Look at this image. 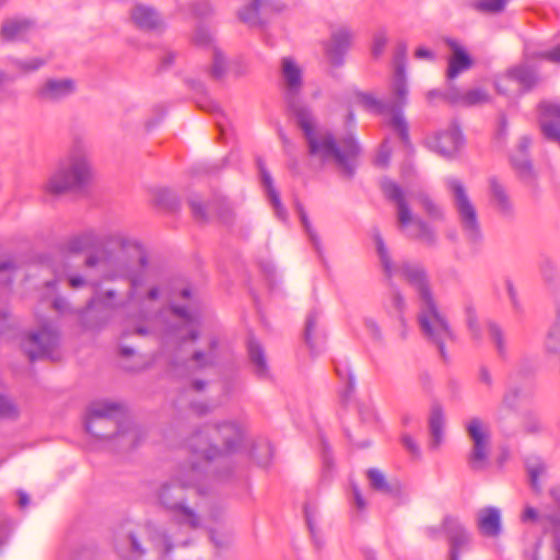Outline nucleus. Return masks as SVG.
Wrapping results in <instances>:
<instances>
[{"label": "nucleus", "instance_id": "nucleus-1", "mask_svg": "<svg viewBox=\"0 0 560 560\" xmlns=\"http://www.w3.org/2000/svg\"><path fill=\"white\" fill-rule=\"evenodd\" d=\"M279 81L287 107L303 130L312 161L332 163L343 175L351 176L360 148L352 136L337 143L329 131L315 128L313 116L302 100L305 88L303 66L293 57L281 58Z\"/></svg>", "mask_w": 560, "mask_h": 560}, {"label": "nucleus", "instance_id": "nucleus-2", "mask_svg": "<svg viewBox=\"0 0 560 560\" xmlns=\"http://www.w3.org/2000/svg\"><path fill=\"white\" fill-rule=\"evenodd\" d=\"M105 242L110 249V255L106 259L110 268L107 278L128 281L127 299L118 300L117 292L110 289L97 293L89 301L88 307H91L93 303L112 310L133 305L139 308L140 317L147 318L149 303L158 301L161 294L158 285L144 289L145 283L158 275V266L150 261L148 252L140 242L121 232L109 234Z\"/></svg>", "mask_w": 560, "mask_h": 560}, {"label": "nucleus", "instance_id": "nucleus-3", "mask_svg": "<svg viewBox=\"0 0 560 560\" xmlns=\"http://www.w3.org/2000/svg\"><path fill=\"white\" fill-rule=\"evenodd\" d=\"M381 186L385 197L396 206V221L399 232L423 246H435L439 240L436 231L412 212L408 198L416 200L431 220L441 221L444 219L442 207L423 190L407 194L390 179H383Z\"/></svg>", "mask_w": 560, "mask_h": 560}, {"label": "nucleus", "instance_id": "nucleus-4", "mask_svg": "<svg viewBox=\"0 0 560 560\" xmlns=\"http://www.w3.org/2000/svg\"><path fill=\"white\" fill-rule=\"evenodd\" d=\"M243 430L233 422H226L217 427H206L194 432L186 441L187 448L192 459L183 467H190L192 464L199 466L207 480L209 467L212 460L226 462L225 455L236 452L243 442Z\"/></svg>", "mask_w": 560, "mask_h": 560}, {"label": "nucleus", "instance_id": "nucleus-5", "mask_svg": "<svg viewBox=\"0 0 560 560\" xmlns=\"http://www.w3.org/2000/svg\"><path fill=\"white\" fill-rule=\"evenodd\" d=\"M203 482V472L199 469L198 465L192 464L190 467L180 466L176 477L163 482L158 489L156 497L159 503L179 524L186 525L190 529H197L201 526V518L195 509L187 505L185 493L188 489H194L197 494H206L208 490Z\"/></svg>", "mask_w": 560, "mask_h": 560}, {"label": "nucleus", "instance_id": "nucleus-6", "mask_svg": "<svg viewBox=\"0 0 560 560\" xmlns=\"http://www.w3.org/2000/svg\"><path fill=\"white\" fill-rule=\"evenodd\" d=\"M125 410L122 405L112 401L93 402L88 410L84 423L86 432L96 439L115 436L122 440L128 447L137 445L139 432L135 427H124Z\"/></svg>", "mask_w": 560, "mask_h": 560}, {"label": "nucleus", "instance_id": "nucleus-7", "mask_svg": "<svg viewBox=\"0 0 560 560\" xmlns=\"http://www.w3.org/2000/svg\"><path fill=\"white\" fill-rule=\"evenodd\" d=\"M373 241L382 270L388 279H392L394 276H400L413 288L418 302L434 296L428 272L422 265L410 261L395 264L378 230L374 231Z\"/></svg>", "mask_w": 560, "mask_h": 560}, {"label": "nucleus", "instance_id": "nucleus-8", "mask_svg": "<svg viewBox=\"0 0 560 560\" xmlns=\"http://www.w3.org/2000/svg\"><path fill=\"white\" fill-rule=\"evenodd\" d=\"M373 241L382 270L388 279H392L394 276H400L413 288L418 302L434 296L428 272L422 265L410 261L395 264L378 230L374 231Z\"/></svg>", "mask_w": 560, "mask_h": 560}, {"label": "nucleus", "instance_id": "nucleus-9", "mask_svg": "<svg viewBox=\"0 0 560 560\" xmlns=\"http://www.w3.org/2000/svg\"><path fill=\"white\" fill-rule=\"evenodd\" d=\"M92 178L89 158L83 152H74L67 160L60 162L56 171L46 183V192L58 196L67 191L80 190Z\"/></svg>", "mask_w": 560, "mask_h": 560}, {"label": "nucleus", "instance_id": "nucleus-10", "mask_svg": "<svg viewBox=\"0 0 560 560\" xmlns=\"http://www.w3.org/2000/svg\"><path fill=\"white\" fill-rule=\"evenodd\" d=\"M407 93L406 83L399 80L394 84V97L386 103H382L372 94L364 92L357 93L355 101L366 109L378 114H386L388 116V125L400 136L401 140L407 141L408 125L401 113V107L406 104Z\"/></svg>", "mask_w": 560, "mask_h": 560}, {"label": "nucleus", "instance_id": "nucleus-11", "mask_svg": "<svg viewBox=\"0 0 560 560\" xmlns=\"http://www.w3.org/2000/svg\"><path fill=\"white\" fill-rule=\"evenodd\" d=\"M446 188L451 194L452 206L463 233L471 242L479 241L481 238V226L478 211L467 187L462 180L451 177L446 179Z\"/></svg>", "mask_w": 560, "mask_h": 560}, {"label": "nucleus", "instance_id": "nucleus-12", "mask_svg": "<svg viewBox=\"0 0 560 560\" xmlns=\"http://www.w3.org/2000/svg\"><path fill=\"white\" fill-rule=\"evenodd\" d=\"M418 323L423 335L435 343L444 357V343L453 334L445 316L440 312L435 296L418 302Z\"/></svg>", "mask_w": 560, "mask_h": 560}, {"label": "nucleus", "instance_id": "nucleus-13", "mask_svg": "<svg viewBox=\"0 0 560 560\" xmlns=\"http://www.w3.org/2000/svg\"><path fill=\"white\" fill-rule=\"evenodd\" d=\"M465 431L471 447L467 456L470 469L485 470L489 465L491 433L488 423L479 417H472L465 423Z\"/></svg>", "mask_w": 560, "mask_h": 560}, {"label": "nucleus", "instance_id": "nucleus-14", "mask_svg": "<svg viewBox=\"0 0 560 560\" xmlns=\"http://www.w3.org/2000/svg\"><path fill=\"white\" fill-rule=\"evenodd\" d=\"M59 342V336L50 325H44L38 331L26 335L22 341V348L31 362L37 359L55 360V350Z\"/></svg>", "mask_w": 560, "mask_h": 560}, {"label": "nucleus", "instance_id": "nucleus-15", "mask_svg": "<svg viewBox=\"0 0 560 560\" xmlns=\"http://www.w3.org/2000/svg\"><path fill=\"white\" fill-rule=\"evenodd\" d=\"M538 82L534 69L527 65H518L499 77L495 81V89L499 94L515 96L532 90Z\"/></svg>", "mask_w": 560, "mask_h": 560}, {"label": "nucleus", "instance_id": "nucleus-16", "mask_svg": "<svg viewBox=\"0 0 560 560\" xmlns=\"http://www.w3.org/2000/svg\"><path fill=\"white\" fill-rule=\"evenodd\" d=\"M171 311L179 323L168 327L165 336L166 339L179 345L186 341H195L199 336V317L196 314L189 313L185 306L172 305Z\"/></svg>", "mask_w": 560, "mask_h": 560}, {"label": "nucleus", "instance_id": "nucleus-17", "mask_svg": "<svg viewBox=\"0 0 560 560\" xmlns=\"http://www.w3.org/2000/svg\"><path fill=\"white\" fill-rule=\"evenodd\" d=\"M353 32L349 26L340 25L331 30L330 36L324 44L325 56L330 65L339 67L343 63L346 54L351 48Z\"/></svg>", "mask_w": 560, "mask_h": 560}, {"label": "nucleus", "instance_id": "nucleus-18", "mask_svg": "<svg viewBox=\"0 0 560 560\" xmlns=\"http://www.w3.org/2000/svg\"><path fill=\"white\" fill-rule=\"evenodd\" d=\"M75 82L69 78L47 79L35 90V98L39 103L55 104L72 95Z\"/></svg>", "mask_w": 560, "mask_h": 560}, {"label": "nucleus", "instance_id": "nucleus-19", "mask_svg": "<svg viewBox=\"0 0 560 560\" xmlns=\"http://www.w3.org/2000/svg\"><path fill=\"white\" fill-rule=\"evenodd\" d=\"M429 148L442 156H454L464 145V138L457 125H451L445 130L428 139Z\"/></svg>", "mask_w": 560, "mask_h": 560}, {"label": "nucleus", "instance_id": "nucleus-20", "mask_svg": "<svg viewBox=\"0 0 560 560\" xmlns=\"http://www.w3.org/2000/svg\"><path fill=\"white\" fill-rule=\"evenodd\" d=\"M188 205L195 220L199 222H207L212 211H215L219 219L225 224H230L233 219V209L231 203L225 199L218 200L215 206H205L197 196H191L188 199Z\"/></svg>", "mask_w": 560, "mask_h": 560}, {"label": "nucleus", "instance_id": "nucleus-21", "mask_svg": "<svg viewBox=\"0 0 560 560\" xmlns=\"http://www.w3.org/2000/svg\"><path fill=\"white\" fill-rule=\"evenodd\" d=\"M539 124L542 133L560 143V104L541 102L539 104Z\"/></svg>", "mask_w": 560, "mask_h": 560}, {"label": "nucleus", "instance_id": "nucleus-22", "mask_svg": "<svg viewBox=\"0 0 560 560\" xmlns=\"http://www.w3.org/2000/svg\"><path fill=\"white\" fill-rule=\"evenodd\" d=\"M489 198L493 208L503 217L513 213V203L502 182L491 176L488 178Z\"/></svg>", "mask_w": 560, "mask_h": 560}, {"label": "nucleus", "instance_id": "nucleus-23", "mask_svg": "<svg viewBox=\"0 0 560 560\" xmlns=\"http://www.w3.org/2000/svg\"><path fill=\"white\" fill-rule=\"evenodd\" d=\"M147 529L153 548L158 551V553L161 557L167 556L174 547H185L189 544V538H174L172 535H170L166 530L162 528L149 525Z\"/></svg>", "mask_w": 560, "mask_h": 560}, {"label": "nucleus", "instance_id": "nucleus-24", "mask_svg": "<svg viewBox=\"0 0 560 560\" xmlns=\"http://www.w3.org/2000/svg\"><path fill=\"white\" fill-rule=\"evenodd\" d=\"M477 526L482 536L498 537L501 533V513L493 506L483 508L477 513Z\"/></svg>", "mask_w": 560, "mask_h": 560}, {"label": "nucleus", "instance_id": "nucleus-25", "mask_svg": "<svg viewBox=\"0 0 560 560\" xmlns=\"http://www.w3.org/2000/svg\"><path fill=\"white\" fill-rule=\"evenodd\" d=\"M273 450L265 438L252 439L247 445V464L250 462L258 467H267L272 459Z\"/></svg>", "mask_w": 560, "mask_h": 560}, {"label": "nucleus", "instance_id": "nucleus-26", "mask_svg": "<svg viewBox=\"0 0 560 560\" xmlns=\"http://www.w3.org/2000/svg\"><path fill=\"white\" fill-rule=\"evenodd\" d=\"M131 19L137 27L144 31H161L163 28V21L159 13L147 5L137 4L131 10Z\"/></svg>", "mask_w": 560, "mask_h": 560}, {"label": "nucleus", "instance_id": "nucleus-27", "mask_svg": "<svg viewBox=\"0 0 560 560\" xmlns=\"http://www.w3.org/2000/svg\"><path fill=\"white\" fill-rule=\"evenodd\" d=\"M287 7L283 0H247V24H259V15L281 12Z\"/></svg>", "mask_w": 560, "mask_h": 560}, {"label": "nucleus", "instance_id": "nucleus-28", "mask_svg": "<svg viewBox=\"0 0 560 560\" xmlns=\"http://www.w3.org/2000/svg\"><path fill=\"white\" fill-rule=\"evenodd\" d=\"M257 167H258V172H259V178H260L261 186H262L270 203L273 207L276 215L280 220H285L287 211L280 201L279 194L277 192V190L273 187L272 177L269 174L268 170L266 168L264 162L260 159L257 160Z\"/></svg>", "mask_w": 560, "mask_h": 560}, {"label": "nucleus", "instance_id": "nucleus-29", "mask_svg": "<svg viewBox=\"0 0 560 560\" xmlns=\"http://www.w3.org/2000/svg\"><path fill=\"white\" fill-rule=\"evenodd\" d=\"M444 527L451 545L448 560H458V550L468 540L467 533L460 522L452 516H447L444 520Z\"/></svg>", "mask_w": 560, "mask_h": 560}, {"label": "nucleus", "instance_id": "nucleus-30", "mask_svg": "<svg viewBox=\"0 0 560 560\" xmlns=\"http://www.w3.org/2000/svg\"><path fill=\"white\" fill-rule=\"evenodd\" d=\"M33 28L32 21L23 18H11L3 21L0 28V37L5 42L21 40Z\"/></svg>", "mask_w": 560, "mask_h": 560}, {"label": "nucleus", "instance_id": "nucleus-31", "mask_svg": "<svg viewBox=\"0 0 560 560\" xmlns=\"http://www.w3.org/2000/svg\"><path fill=\"white\" fill-rule=\"evenodd\" d=\"M115 549L117 555L125 560H138L144 555L138 538L131 532L116 537Z\"/></svg>", "mask_w": 560, "mask_h": 560}, {"label": "nucleus", "instance_id": "nucleus-32", "mask_svg": "<svg viewBox=\"0 0 560 560\" xmlns=\"http://www.w3.org/2000/svg\"><path fill=\"white\" fill-rule=\"evenodd\" d=\"M452 56L448 59L446 75L448 80L455 79L459 73L468 70L472 61L468 54L454 40H448Z\"/></svg>", "mask_w": 560, "mask_h": 560}, {"label": "nucleus", "instance_id": "nucleus-33", "mask_svg": "<svg viewBox=\"0 0 560 560\" xmlns=\"http://www.w3.org/2000/svg\"><path fill=\"white\" fill-rule=\"evenodd\" d=\"M247 357L252 371L257 378L266 380L270 376V370L265 351L258 342L252 339L247 340Z\"/></svg>", "mask_w": 560, "mask_h": 560}, {"label": "nucleus", "instance_id": "nucleus-34", "mask_svg": "<svg viewBox=\"0 0 560 560\" xmlns=\"http://www.w3.org/2000/svg\"><path fill=\"white\" fill-rule=\"evenodd\" d=\"M446 98L452 103H460L467 106L481 105L490 101V95L482 88L471 89L463 94L457 92H448Z\"/></svg>", "mask_w": 560, "mask_h": 560}, {"label": "nucleus", "instance_id": "nucleus-35", "mask_svg": "<svg viewBox=\"0 0 560 560\" xmlns=\"http://www.w3.org/2000/svg\"><path fill=\"white\" fill-rule=\"evenodd\" d=\"M526 470L532 489L536 493H540L542 490L540 479L547 472L546 464L540 458L532 457L526 460Z\"/></svg>", "mask_w": 560, "mask_h": 560}, {"label": "nucleus", "instance_id": "nucleus-36", "mask_svg": "<svg viewBox=\"0 0 560 560\" xmlns=\"http://www.w3.org/2000/svg\"><path fill=\"white\" fill-rule=\"evenodd\" d=\"M429 427L431 433L430 447L435 450L443 439L444 416L441 407L436 406L432 409Z\"/></svg>", "mask_w": 560, "mask_h": 560}, {"label": "nucleus", "instance_id": "nucleus-37", "mask_svg": "<svg viewBox=\"0 0 560 560\" xmlns=\"http://www.w3.org/2000/svg\"><path fill=\"white\" fill-rule=\"evenodd\" d=\"M95 241L96 237L93 232H84L70 237L63 245V249L71 254H79L91 248Z\"/></svg>", "mask_w": 560, "mask_h": 560}, {"label": "nucleus", "instance_id": "nucleus-38", "mask_svg": "<svg viewBox=\"0 0 560 560\" xmlns=\"http://www.w3.org/2000/svg\"><path fill=\"white\" fill-rule=\"evenodd\" d=\"M217 347V340H211L209 343L208 351H195L191 355L190 361L195 363L197 369H203L214 365L218 361Z\"/></svg>", "mask_w": 560, "mask_h": 560}, {"label": "nucleus", "instance_id": "nucleus-39", "mask_svg": "<svg viewBox=\"0 0 560 560\" xmlns=\"http://www.w3.org/2000/svg\"><path fill=\"white\" fill-rule=\"evenodd\" d=\"M463 312L471 337L476 340H479L481 338V329L478 323V316L474 303L466 301L463 306Z\"/></svg>", "mask_w": 560, "mask_h": 560}, {"label": "nucleus", "instance_id": "nucleus-40", "mask_svg": "<svg viewBox=\"0 0 560 560\" xmlns=\"http://www.w3.org/2000/svg\"><path fill=\"white\" fill-rule=\"evenodd\" d=\"M521 396V389L517 387L509 388L502 397L501 405L497 411L495 418L498 421H503L506 410H512L516 407L517 400Z\"/></svg>", "mask_w": 560, "mask_h": 560}, {"label": "nucleus", "instance_id": "nucleus-41", "mask_svg": "<svg viewBox=\"0 0 560 560\" xmlns=\"http://www.w3.org/2000/svg\"><path fill=\"white\" fill-rule=\"evenodd\" d=\"M366 477L369 479L370 486L373 490L382 492V493H390L392 487L387 481L383 471L376 468H370L366 471Z\"/></svg>", "mask_w": 560, "mask_h": 560}, {"label": "nucleus", "instance_id": "nucleus-42", "mask_svg": "<svg viewBox=\"0 0 560 560\" xmlns=\"http://www.w3.org/2000/svg\"><path fill=\"white\" fill-rule=\"evenodd\" d=\"M511 161L513 167L524 180H532L535 177L533 165L526 155H513Z\"/></svg>", "mask_w": 560, "mask_h": 560}, {"label": "nucleus", "instance_id": "nucleus-43", "mask_svg": "<svg viewBox=\"0 0 560 560\" xmlns=\"http://www.w3.org/2000/svg\"><path fill=\"white\" fill-rule=\"evenodd\" d=\"M488 335L491 341L494 343L498 354L500 357L505 355V338L501 327L495 323L488 324Z\"/></svg>", "mask_w": 560, "mask_h": 560}, {"label": "nucleus", "instance_id": "nucleus-44", "mask_svg": "<svg viewBox=\"0 0 560 560\" xmlns=\"http://www.w3.org/2000/svg\"><path fill=\"white\" fill-rule=\"evenodd\" d=\"M545 348L550 353H558L560 351V319H557L549 329L545 341Z\"/></svg>", "mask_w": 560, "mask_h": 560}, {"label": "nucleus", "instance_id": "nucleus-45", "mask_svg": "<svg viewBox=\"0 0 560 560\" xmlns=\"http://www.w3.org/2000/svg\"><path fill=\"white\" fill-rule=\"evenodd\" d=\"M390 306L398 314L399 320L401 322V325L405 327V319L402 317V314L407 307V302L405 296L400 291L397 289H394L390 294ZM402 337L406 336L405 329L401 332Z\"/></svg>", "mask_w": 560, "mask_h": 560}, {"label": "nucleus", "instance_id": "nucleus-46", "mask_svg": "<svg viewBox=\"0 0 560 560\" xmlns=\"http://www.w3.org/2000/svg\"><path fill=\"white\" fill-rule=\"evenodd\" d=\"M508 0H475L472 8L480 12L497 13L504 9Z\"/></svg>", "mask_w": 560, "mask_h": 560}, {"label": "nucleus", "instance_id": "nucleus-47", "mask_svg": "<svg viewBox=\"0 0 560 560\" xmlns=\"http://www.w3.org/2000/svg\"><path fill=\"white\" fill-rule=\"evenodd\" d=\"M406 57H407V45L405 43H399L396 47L395 57H394L395 69H396V74H397L396 82H398L399 80H402L405 82V80H404V63H405Z\"/></svg>", "mask_w": 560, "mask_h": 560}, {"label": "nucleus", "instance_id": "nucleus-48", "mask_svg": "<svg viewBox=\"0 0 560 560\" xmlns=\"http://www.w3.org/2000/svg\"><path fill=\"white\" fill-rule=\"evenodd\" d=\"M298 213H299V217H300V220H301V223L305 230V232L307 233L311 242L313 243L314 247L318 250L319 249V240H318V236L315 234V232L313 231L312 226H311V222L306 215V212L305 210L303 209V207L301 205H298Z\"/></svg>", "mask_w": 560, "mask_h": 560}, {"label": "nucleus", "instance_id": "nucleus-49", "mask_svg": "<svg viewBox=\"0 0 560 560\" xmlns=\"http://www.w3.org/2000/svg\"><path fill=\"white\" fill-rule=\"evenodd\" d=\"M225 72V59L220 49L214 47L211 75L215 79L222 78Z\"/></svg>", "mask_w": 560, "mask_h": 560}, {"label": "nucleus", "instance_id": "nucleus-50", "mask_svg": "<svg viewBox=\"0 0 560 560\" xmlns=\"http://www.w3.org/2000/svg\"><path fill=\"white\" fill-rule=\"evenodd\" d=\"M545 512L546 511L544 510L540 513L537 509L527 504L524 506V510H523L520 518H521V522H523V523L546 522V518L542 517Z\"/></svg>", "mask_w": 560, "mask_h": 560}, {"label": "nucleus", "instance_id": "nucleus-51", "mask_svg": "<svg viewBox=\"0 0 560 560\" xmlns=\"http://www.w3.org/2000/svg\"><path fill=\"white\" fill-rule=\"evenodd\" d=\"M212 40H213V36L208 27L200 25L196 28V32L194 35V43L197 46H209L212 44Z\"/></svg>", "mask_w": 560, "mask_h": 560}, {"label": "nucleus", "instance_id": "nucleus-52", "mask_svg": "<svg viewBox=\"0 0 560 560\" xmlns=\"http://www.w3.org/2000/svg\"><path fill=\"white\" fill-rule=\"evenodd\" d=\"M387 44V36L384 31H377L373 35V44H372V55L373 57L377 58L380 57Z\"/></svg>", "mask_w": 560, "mask_h": 560}, {"label": "nucleus", "instance_id": "nucleus-53", "mask_svg": "<svg viewBox=\"0 0 560 560\" xmlns=\"http://www.w3.org/2000/svg\"><path fill=\"white\" fill-rule=\"evenodd\" d=\"M191 11H192L194 15H196L197 18L206 19L212 14L213 9L208 1L202 0V1L192 3Z\"/></svg>", "mask_w": 560, "mask_h": 560}, {"label": "nucleus", "instance_id": "nucleus-54", "mask_svg": "<svg viewBox=\"0 0 560 560\" xmlns=\"http://www.w3.org/2000/svg\"><path fill=\"white\" fill-rule=\"evenodd\" d=\"M15 416L16 409L13 402L8 397L0 395V417L14 418Z\"/></svg>", "mask_w": 560, "mask_h": 560}, {"label": "nucleus", "instance_id": "nucleus-55", "mask_svg": "<svg viewBox=\"0 0 560 560\" xmlns=\"http://www.w3.org/2000/svg\"><path fill=\"white\" fill-rule=\"evenodd\" d=\"M316 315L310 314L306 318L305 330H304V340L308 345V347L313 348L312 334L316 327Z\"/></svg>", "mask_w": 560, "mask_h": 560}, {"label": "nucleus", "instance_id": "nucleus-56", "mask_svg": "<svg viewBox=\"0 0 560 560\" xmlns=\"http://www.w3.org/2000/svg\"><path fill=\"white\" fill-rule=\"evenodd\" d=\"M523 428L526 433H530V434L539 433L542 431V424L539 421V419L536 417L526 418L524 421Z\"/></svg>", "mask_w": 560, "mask_h": 560}, {"label": "nucleus", "instance_id": "nucleus-57", "mask_svg": "<svg viewBox=\"0 0 560 560\" xmlns=\"http://www.w3.org/2000/svg\"><path fill=\"white\" fill-rule=\"evenodd\" d=\"M158 201L171 209H174L177 206L175 196L166 189L159 191Z\"/></svg>", "mask_w": 560, "mask_h": 560}, {"label": "nucleus", "instance_id": "nucleus-58", "mask_svg": "<svg viewBox=\"0 0 560 560\" xmlns=\"http://www.w3.org/2000/svg\"><path fill=\"white\" fill-rule=\"evenodd\" d=\"M401 443L404 445V447L415 457H419L420 456V448L418 446V444L416 443V441L409 435V434H404L401 436Z\"/></svg>", "mask_w": 560, "mask_h": 560}, {"label": "nucleus", "instance_id": "nucleus-59", "mask_svg": "<svg viewBox=\"0 0 560 560\" xmlns=\"http://www.w3.org/2000/svg\"><path fill=\"white\" fill-rule=\"evenodd\" d=\"M364 326L368 329V331H369V334L371 335L372 338H374L376 340H381L382 339V329H381V327L378 326V324L374 319L366 318L364 320Z\"/></svg>", "mask_w": 560, "mask_h": 560}, {"label": "nucleus", "instance_id": "nucleus-60", "mask_svg": "<svg viewBox=\"0 0 560 560\" xmlns=\"http://www.w3.org/2000/svg\"><path fill=\"white\" fill-rule=\"evenodd\" d=\"M52 307L60 314L71 313L72 308L70 307L68 301L62 296H57L52 301Z\"/></svg>", "mask_w": 560, "mask_h": 560}, {"label": "nucleus", "instance_id": "nucleus-61", "mask_svg": "<svg viewBox=\"0 0 560 560\" xmlns=\"http://www.w3.org/2000/svg\"><path fill=\"white\" fill-rule=\"evenodd\" d=\"M539 58L548 60L553 63H560V45L551 50L540 52Z\"/></svg>", "mask_w": 560, "mask_h": 560}, {"label": "nucleus", "instance_id": "nucleus-62", "mask_svg": "<svg viewBox=\"0 0 560 560\" xmlns=\"http://www.w3.org/2000/svg\"><path fill=\"white\" fill-rule=\"evenodd\" d=\"M44 63H45V61L43 59L34 58L31 60L21 61L19 65H20V68L25 71H35V70L39 69Z\"/></svg>", "mask_w": 560, "mask_h": 560}, {"label": "nucleus", "instance_id": "nucleus-63", "mask_svg": "<svg viewBox=\"0 0 560 560\" xmlns=\"http://www.w3.org/2000/svg\"><path fill=\"white\" fill-rule=\"evenodd\" d=\"M304 514H305V520H306L307 526H308L310 530L313 533L314 524H315V516H316V509L311 506L310 504H305L304 505Z\"/></svg>", "mask_w": 560, "mask_h": 560}, {"label": "nucleus", "instance_id": "nucleus-64", "mask_svg": "<svg viewBox=\"0 0 560 560\" xmlns=\"http://www.w3.org/2000/svg\"><path fill=\"white\" fill-rule=\"evenodd\" d=\"M542 517L549 525L560 527V508L558 512H545Z\"/></svg>", "mask_w": 560, "mask_h": 560}]
</instances>
